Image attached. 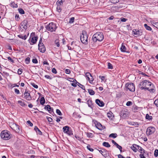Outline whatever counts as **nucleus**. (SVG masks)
<instances>
[{
    "label": "nucleus",
    "instance_id": "44",
    "mask_svg": "<svg viewBox=\"0 0 158 158\" xmlns=\"http://www.w3.org/2000/svg\"><path fill=\"white\" fill-rule=\"evenodd\" d=\"M154 156L156 157H157L158 156V150L156 149L154 152Z\"/></svg>",
    "mask_w": 158,
    "mask_h": 158
},
{
    "label": "nucleus",
    "instance_id": "47",
    "mask_svg": "<svg viewBox=\"0 0 158 158\" xmlns=\"http://www.w3.org/2000/svg\"><path fill=\"white\" fill-rule=\"evenodd\" d=\"M132 104L131 102V101H128L127 102L126 105L127 106H129L132 105Z\"/></svg>",
    "mask_w": 158,
    "mask_h": 158
},
{
    "label": "nucleus",
    "instance_id": "37",
    "mask_svg": "<svg viewBox=\"0 0 158 158\" xmlns=\"http://www.w3.org/2000/svg\"><path fill=\"white\" fill-rule=\"evenodd\" d=\"M56 113L58 115L60 116H61L62 115V114L61 113L59 109H57L56 110Z\"/></svg>",
    "mask_w": 158,
    "mask_h": 158
},
{
    "label": "nucleus",
    "instance_id": "20",
    "mask_svg": "<svg viewBox=\"0 0 158 158\" xmlns=\"http://www.w3.org/2000/svg\"><path fill=\"white\" fill-rule=\"evenodd\" d=\"M137 148L138 150L141 153V154H145V151L143 148H142V147L138 145Z\"/></svg>",
    "mask_w": 158,
    "mask_h": 158
},
{
    "label": "nucleus",
    "instance_id": "17",
    "mask_svg": "<svg viewBox=\"0 0 158 158\" xmlns=\"http://www.w3.org/2000/svg\"><path fill=\"white\" fill-rule=\"evenodd\" d=\"M138 145L136 144H133L131 148L135 152H136L137 150L138 149Z\"/></svg>",
    "mask_w": 158,
    "mask_h": 158
},
{
    "label": "nucleus",
    "instance_id": "22",
    "mask_svg": "<svg viewBox=\"0 0 158 158\" xmlns=\"http://www.w3.org/2000/svg\"><path fill=\"white\" fill-rule=\"evenodd\" d=\"M69 127L68 126H66L63 127V129L64 133H66L69 130Z\"/></svg>",
    "mask_w": 158,
    "mask_h": 158
},
{
    "label": "nucleus",
    "instance_id": "33",
    "mask_svg": "<svg viewBox=\"0 0 158 158\" xmlns=\"http://www.w3.org/2000/svg\"><path fill=\"white\" fill-rule=\"evenodd\" d=\"M18 102L20 104V105L23 106H25L26 104L25 103L19 100L18 101Z\"/></svg>",
    "mask_w": 158,
    "mask_h": 158
},
{
    "label": "nucleus",
    "instance_id": "64",
    "mask_svg": "<svg viewBox=\"0 0 158 158\" xmlns=\"http://www.w3.org/2000/svg\"><path fill=\"white\" fill-rule=\"evenodd\" d=\"M99 78H100L102 80V81H103L104 80V79L105 78V77L104 76H99Z\"/></svg>",
    "mask_w": 158,
    "mask_h": 158
},
{
    "label": "nucleus",
    "instance_id": "39",
    "mask_svg": "<svg viewBox=\"0 0 158 158\" xmlns=\"http://www.w3.org/2000/svg\"><path fill=\"white\" fill-rule=\"evenodd\" d=\"M107 65H108V69H113V67L112 64L110 63H108Z\"/></svg>",
    "mask_w": 158,
    "mask_h": 158
},
{
    "label": "nucleus",
    "instance_id": "61",
    "mask_svg": "<svg viewBox=\"0 0 158 158\" xmlns=\"http://www.w3.org/2000/svg\"><path fill=\"white\" fill-rule=\"evenodd\" d=\"M57 9L58 11L59 12H60V11H61L60 6H57Z\"/></svg>",
    "mask_w": 158,
    "mask_h": 158
},
{
    "label": "nucleus",
    "instance_id": "11",
    "mask_svg": "<svg viewBox=\"0 0 158 158\" xmlns=\"http://www.w3.org/2000/svg\"><path fill=\"white\" fill-rule=\"evenodd\" d=\"M85 75L89 82L90 83H92L94 80V78L91 74L89 73H86Z\"/></svg>",
    "mask_w": 158,
    "mask_h": 158
},
{
    "label": "nucleus",
    "instance_id": "41",
    "mask_svg": "<svg viewBox=\"0 0 158 158\" xmlns=\"http://www.w3.org/2000/svg\"><path fill=\"white\" fill-rule=\"evenodd\" d=\"M19 11L20 14H23L24 13V10L22 9H19Z\"/></svg>",
    "mask_w": 158,
    "mask_h": 158
},
{
    "label": "nucleus",
    "instance_id": "1",
    "mask_svg": "<svg viewBox=\"0 0 158 158\" xmlns=\"http://www.w3.org/2000/svg\"><path fill=\"white\" fill-rule=\"evenodd\" d=\"M138 86L141 90H148L150 92L153 93L155 91L153 84L147 80H143L141 82Z\"/></svg>",
    "mask_w": 158,
    "mask_h": 158
},
{
    "label": "nucleus",
    "instance_id": "51",
    "mask_svg": "<svg viewBox=\"0 0 158 158\" xmlns=\"http://www.w3.org/2000/svg\"><path fill=\"white\" fill-rule=\"evenodd\" d=\"M65 73L67 74H69L70 73V70L69 69H66L65 71Z\"/></svg>",
    "mask_w": 158,
    "mask_h": 158
},
{
    "label": "nucleus",
    "instance_id": "31",
    "mask_svg": "<svg viewBox=\"0 0 158 158\" xmlns=\"http://www.w3.org/2000/svg\"><path fill=\"white\" fill-rule=\"evenodd\" d=\"M146 118L150 120L152 119V116L149 115L148 114H147L146 115Z\"/></svg>",
    "mask_w": 158,
    "mask_h": 158
},
{
    "label": "nucleus",
    "instance_id": "63",
    "mask_svg": "<svg viewBox=\"0 0 158 158\" xmlns=\"http://www.w3.org/2000/svg\"><path fill=\"white\" fill-rule=\"evenodd\" d=\"M118 158H125V157H123V156L120 154L118 155Z\"/></svg>",
    "mask_w": 158,
    "mask_h": 158
},
{
    "label": "nucleus",
    "instance_id": "15",
    "mask_svg": "<svg viewBox=\"0 0 158 158\" xmlns=\"http://www.w3.org/2000/svg\"><path fill=\"white\" fill-rule=\"evenodd\" d=\"M132 31L133 34L135 35H137L139 36L141 35H142V32L139 30H137L136 29H134Z\"/></svg>",
    "mask_w": 158,
    "mask_h": 158
},
{
    "label": "nucleus",
    "instance_id": "26",
    "mask_svg": "<svg viewBox=\"0 0 158 158\" xmlns=\"http://www.w3.org/2000/svg\"><path fill=\"white\" fill-rule=\"evenodd\" d=\"M102 144L103 146L107 148H109L110 147V145L108 142H104Z\"/></svg>",
    "mask_w": 158,
    "mask_h": 158
},
{
    "label": "nucleus",
    "instance_id": "56",
    "mask_svg": "<svg viewBox=\"0 0 158 158\" xmlns=\"http://www.w3.org/2000/svg\"><path fill=\"white\" fill-rule=\"evenodd\" d=\"M92 135V134L90 133H87V136L89 138H91Z\"/></svg>",
    "mask_w": 158,
    "mask_h": 158
},
{
    "label": "nucleus",
    "instance_id": "58",
    "mask_svg": "<svg viewBox=\"0 0 158 158\" xmlns=\"http://www.w3.org/2000/svg\"><path fill=\"white\" fill-rule=\"evenodd\" d=\"M140 158H146L144 156V154H140L139 155Z\"/></svg>",
    "mask_w": 158,
    "mask_h": 158
},
{
    "label": "nucleus",
    "instance_id": "34",
    "mask_svg": "<svg viewBox=\"0 0 158 158\" xmlns=\"http://www.w3.org/2000/svg\"><path fill=\"white\" fill-rule=\"evenodd\" d=\"M115 146H116L117 148L119 149L120 152H122V147L120 145H119L117 143L116 144Z\"/></svg>",
    "mask_w": 158,
    "mask_h": 158
},
{
    "label": "nucleus",
    "instance_id": "16",
    "mask_svg": "<svg viewBox=\"0 0 158 158\" xmlns=\"http://www.w3.org/2000/svg\"><path fill=\"white\" fill-rule=\"evenodd\" d=\"M45 108L47 110H48L50 113H51L53 111V109L50 106L48 105L45 106Z\"/></svg>",
    "mask_w": 158,
    "mask_h": 158
},
{
    "label": "nucleus",
    "instance_id": "40",
    "mask_svg": "<svg viewBox=\"0 0 158 158\" xmlns=\"http://www.w3.org/2000/svg\"><path fill=\"white\" fill-rule=\"evenodd\" d=\"M30 59L29 57H27L25 59V62L26 64H28L30 62Z\"/></svg>",
    "mask_w": 158,
    "mask_h": 158
},
{
    "label": "nucleus",
    "instance_id": "35",
    "mask_svg": "<svg viewBox=\"0 0 158 158\" xmlns=\"http://www.w3.org/2000/svg\"><path fill=\"white\" fill-rule=\"evenodd\" d=\"M126 50V47L124 45H123V44H122L121 47V51L122 52H124Z\"/></svg>",
    "mask_w": 158,
    "mask_h": 158
},
{
    "label": "nucleus",
    "instance_id": "23",
    "mask_svg": "<svg viewBox=\"0 0 158 158\" xmlns=\"http://www.w3.org/2000/svg\"><path fill=\"white\" fill-rule=\"evenodd\" d=\"M17 36L19 38L24 40H26L27 37V36L26 35H25L24 36H23L22 35H18Z\"/></svg>",
    "mask_w": 158,
    "mask_h": 158
},
{
    "label": "nucleus",
    "instance_id": "24",
    "mask_svg": "<svg viewBox=\"0 0 158 158\" xmlns=\"http://www.w3.org/2000/svg\"><path fill=\"white\" fill-rule=\"evenodd\" d=\"M117 136V135L116 133H112L110 134L109 135V137L110 138H115Z\"/></svg>",
    "mask_w": 158,
    "mask_h": 158
},
{
    "label": "nucleus",
    "instance_id": "42",
    "mask_svg": "<svg viewBox=\"0 0 158 158\" xmlns=\"http://www.w3.org/2000/svg\"><path fill=\"white\" fill-rule=\"evenodd\" d=\"M15 19L16 20L18 21L19 20V15L18 14H16L15 16Z\"/></svg>",
    "mask_w": 158,
    "mask_h": 158
},
{
    "label": "nucleus",
    "instance_id": "25",
    "mask_svg": "<svg viewBox=\"0 0 158 158\" xmlns=\"http://www.w3.org/2000/svg\"><path fill=\"white\" fill-rule=\"evenodd\" d=\"M92 102V101L90 100H89L87 101V103L88 106L90 107L91 108H92V106H93V104Z\"/></svg>",
    "mask_w": 158,
    "mask_h": 158
},
{
    "label": "nucleus",
    "instance_id": "60",
    "mask_svg": "<svg viewBox=\"0 0 158 158\" xmlns=\"http://www.w3.org/2000/svg\"><path fill=\"white\" fill-rule=\"evenodd\" d=\"M45 77L46 78L48 79H51V78L48 75H46L45 76Z\"/></svg>",
    "mask_w": 158,
    "mask_h": 158
},
{
    "label": "nucleus",
    "instance_id": "43",
    "mask_svg": "<svg viewBox=\"0 0 158 158\" xmlns=\"http://www.w3.org/2000/svg\"><path fill=\"white\" fill-rule=\"evenodd\" d=\"M119 0H110V1L112 3H116L119 2Z\"/></svg>",
    "mask_w": 158,
    "mask_h": 158
},
{
    "label": "nucleus",
    "instance_id": "29",
    "mask_svg": "<svg viewBox=\"0 0 158 158\" xmlns=\"http://www.w3.org/2000/svg\"><path fill=\"white\" fill-rule=\"evenodd\" d=\"M27 20H24L22 22V23H21V25L22 26H23L24 25H27Z\"/></svg>",
    "mask_w": 158,
    "mask_h": 158
},
{
    "label": "nucleus",
    "instance_id": "36",
    "mask_svg": "<svg viewBox=\"0 0 158 158\" xmlns=\"http://www.w3.org/2000/svg\"><path fill=\"white\" fill-rule=\"evenodd\" d=\"M11 5V6L13 7H17L18 6L17 5L15 4L14 2H12Z\"/></svg>",
    "mask_w": 158,
    "mask_h": 158
},
{
    "label": "nucleus",
    "instance_id": "59",
    "mask_svg": "<svg viewBox=\"0 0 158 158\" xmlns=\"http://www.w3.org/2000/svg\"><path fill=\"white\" fill-rule=\"evenodd\" d=\"M121 20L123 22H125L127 20V19L124 18H122L121 19Z\"/></svg>",
    "mask_w": 158,
    "mask_h": 158
},
{
    "label": "nucleus",
    "instance_id": "8",
    "mask_svg": "<svg viewBox=\"0 0 158 158\" xmlns=\"http://www.w3.org/2000/svg\"><path fill=\"white\" fill-rule=\"evenodd\" d=\"M155 128L152 127H148L147 129L146 134L148 135H150L154 133L155 131Z\"/></svg>",
    "mask_w": 158,
    "mask_h": 158
},
{
    "label": "nucleus",
    "instance_id": "45",
    "mask_svg": "<svg viewBox=\"0 0 158 158\" xmlns=\"http://www.w3.org/2000/svg\"><path fill=\"white\" fill-rule=\"evenodd\" d=\"M66 133L69 135H72L73 134L72 131L71 130H69Z\"/></svg>",
    "mask_w": 158,
    "mask_h": 158
},
{
    "label": "nucleus",
    "instance_id": "62",
    "mask_svg": "<svg viewBox=\"0 0 158 158\" xmlns=\"http://www.w3.org/2000/svg\"><path fill=\"white\" fill-rule=\"evenodd\" d=\"M75 137L77 139H78V140H80L81 139V138L79 137L78 136H77V135H76L75 136Z\"/></svg>",
    "mask_w": 158,
    "mask_h": 158
},
{
    "label": "nucleus",
    "instance_id": "27",
    "mask_svg": "<svg viewBox=\"0 0 158 158\" xmlns=\"http://www.w3.org/2000/svg\"><path fill=\"white\" fill-rule=\"evenodd\" d=\"M88 91L89 94L91 95H94L95 94V92L94 91L91 89H88Z\"/></svg>",
    "mask_w": 158,
    "mask_h": 158
},
{
    "label": "nucleus",
    "instance_id": "10",
    "mask_svg": "<svg viewBox=\"0 0 158 158\" xmlns=\"http://www.w3.org/2000/svg\"><path fill=\"white\" fill-rule=\"evenodd\" d=\"M98 151L102 155L105 157H107L109 156V153L105 149H102V150H98Z\"/></svg>",
    "mask_w": 158,
    "mask_h": 158
},
{
    "label": "nucleus",
    "instance_id": "50",
    "mask_svg": "<svg viewBox=\"0 0 158 158\" xmlns=\"http://www.w3.org/2000/svg\"><path fill=\"white\" fill-rule=\"evenodd\" d=\"M52 72L55 74H56L57 73L56 70L55 68H53L52 69Z\"/></svg>",
    "mask_w": 158,
    "mask_h": 158
},
{
    "label": "nucleus",
    "instance_id": "38",
    "mask_svg": "<svg viewBox=\"0 0 158 158\" xmlns=\"http://www.w3.org/2000/svg\"><path fill=\"white\" fill-rule=\"evenodd\" d=\"M31 85L32 86L34 87L36 89H37L38 88V86L37 85H36L35 83H31Z\"/></svg>",
    "mask_w": 158,
    "mask_h": 158
},
{
    "label": "nucleus",
    "instance_id": "12",
    "mask_svg": "<svg viewBox=\"0 0 158 158\" xmlns=\"http://www.w3.org/2000/svg\"><path fill=\"white\" fill-rule=\"evenodd\" d=\"M24 95V98L27 100L30 101L31 100V98L30 96V94L28 91L25 90L23 94Z\"/></svg>",
    "mask_w": 158,
    "mask_h": 158
},
{
    "label": "nucleus",
    "instance_id": "13",
    "mask_svg": "<svg viewBox=\"0 0 158 158\" xmlns=\"http://www.w3.org/2000/svg\"><path fill=\"white\" fill-rule=\"evenodd\" d=\"M95 102L97 104L101 107L103 106L104 105V103L98 99H96Z\"/></svg>",
    "mask_w": 158,
    "mask_h": 158
},
{
    "label": "nucleus",
    "instance_id": "3",
    "mask_svg": "<svg viewBox=\"0 0 158 158\" xmlns=\"http://www.w3.org/2000/svg\"><path fill=\"white\" fill-rule=\"evenodd\" d=\"M80 39L82 43L85 44H88V35L85 31H82V33L80 36Z\"/></svg>",
    "mask_w": 158,
    "mask_h": 158
},
{
    "label": "nucleus",
    "instance_id": "14",
    "mask_svg": "<svg viewBox=\"0 0 158 158\" xmlns=\"http://www.w3.org/2000/svg\"><path fill=\"white\" fill-rule=\"evenodd\" d=\"M38 39V37L37 36L33 37L31 40V42L30 43L31 45H33L35 44Z\"/></svg>",
    "mask_w": 158,
    "mask_h": 158
},
{
    "label": "nucleus",
    "instance_id": "57",
    "mask_svg": "<svg viewBox=\"0 0 158 158\" xmlns=\"http://www.w3.org/2000/svg\"><path fill=\"white\" fill-rule=\"evenodd\" d=\"M15 92L17 94H19L20 92H19V90L17 89H15Z\"/></svg>",
    "mask_w": 158,
    "mask_h": 158
},
{
    "label": "nucleus",
    "instance_id": "30",
    "mask_svg": "<svg viewBox=\"0 0 158 158\" xmlns=\"http://www.w3.org/2000/svg\"><path fill=\"white\" fill-rule=\"evenodd\" d=\"M144 26L145 27V28L148 31H151L152 30V28L149 26H148L146 24H144Z\"/></svg>",
    "mask_w": 158,
    "mask_h": 158
},
{
    "label": "nucleus",
    "instance_id": "18",
    "mask_svg": "<svg viewBox=\"0 0 158 158\" xmlns=\"http://www.w3.org/2000/svg\"><path fill=\"white\" fill-rule=\"evenodd\" d=\"M14 130L16 132H19L20 130L19 126L16 124H13V125Z\"/></svg>",
    "mask_w": 158,
    "mask_h": 158
},
{
    "label": "nucleus",
    "instance_id": "19",
    "mask_svg": "<svg viewBox=\"0 0 158 158\" xmlns=\"http://www.w3.org/2000/svg\"><path fill=\"white\" fill-rule=\"evenodd\" d=\"M128 124L132 126H135L136 127H138L139 125V124L137 122H130L128 123Z\"/></svg>",
    "mask_w": 158,
    "mask_h": 158
},
{
    "label": "nucleus",
    "instance_id": "48",
    "mask_svg": "<svg viewBox=\"0 0 158 158\" xmlns=\"http://www.w3.org/2000/svg\"><path fill=\"white\" fill-rule=\"evenodd\" d=\"M154 104L157 107H158V99L156 100L154 102Z\"/></svg>",
    "mask_w": 158,
    "mask_h": 158
},
{
    "label": "nucleus",
    "instance_id": "7",
    "mask_svg": "<svg viewBox=\"0 0 158 158\" xmlns=\"http://www.w3.org/2000/svg\"><path fill=\"white\" fill-rule=\"evenodd\" d=\"M126 86L128 89L131 91L134 92L135 90V86L132 83H127L126 84Z\"/></svg>",
    "mask_w": 158,
    "mask_h": 158
},
{
    "label": "nucleus",
    "instance_id": "9",
    "mask_svg": "<svg viewBox=\"0 0 158 158\" xmlns=\"http://www.w3.org/2000/svg\"><path fill=\"white\" fill-rule=\"evenodd\" d=\"M93 122L95 124V126L97 128L100 130H102L103 129V127L102 125L99 122H98L96 120H93Z\"/></svg>",
    "mask_w": 158,
    "mask_h": 158
},
{
    "label": "nucleus",
    "instance_id": "28",
    "mask_svg": "<svg viewBox=\"0 0 158 158\" xmlns=\"http://www.w3.org/2000/svg\"><path fill=\"white\" fill-rule=\"evenodd\" d=\"M45 101L44 98V97L41 98L40 100V103L42 105H44L45 103Z\"/></svg>",
    "mask_w": 158,
    "mask_h": 158
},
{
    "label": "nucleus",
    "instance_id": "54",
    "mask_svg": "<svg viewBox=\"0 0 158 158\" xmlns=\"http://www.w3.org/2000/svg\"><path fill=\"white\" fill-rule=\"evenodd\" d=\"M33 63L36 64L38 63V61L36 59H33L32 60Z\"/></svg>",
    "mask_w": 158,
    "mask_h": 158
},
{
    "label": "nucleus",
    "instance_id": "49",
    "mask_svg": "<svg viewBox=\"0 0 158 158\" xmlns=\"http://www.w3.org/2000/svg\"><path fill=\"white\" fill-rule=\"evenodd\" d=\"M27 123L30 126L32 127L33 126V124L32 123H31L30 121H29V120L27 121Z\"/></svg>",
    "mask_w": 158,
    "mask_h": 158
},
{
    "label": "nucleus",
    "instance_id": "53",
    "mask_svg": "<svg viewBox=\"0 0 158 158\" xmlns=\"http://www.w3.org/2000/svg\"><path fill=\"white\" fill-rule=\"evenodd\" d=\"M74 21V17H72L70 18L69 22L73 23Z\"/></svg>",
    "mask_w": 158,
    "mask_h": 158
},
{
    "label": "nucleus",
    "instance_id": "55",
    "mask_svg": "<svg viewBox=\"0 0 158 158\" xmlns=\"http://www.w3.org/2000/svg\"><path fill=\"white\" fill-rule=\"evenodd\" d=\"M7 59H8V60H10L12 63L14 62V60L12 59H11V58L10 57H7Z\"/></svg>",
    "mask_w": 158,
    "mask_h": 158
},
{
    "label": "nucleus",
    "instance_id": "52",
    "mask_svg": "<svg viewBox=\"0 0 158 158\" xmlns=\"http://www.w3.org/2000/svg\"><path fill=\"white\" fill-rule=\"evenodd\" d=\"M22 69H18V73L19 75L21 74L22 73Z\"/></svg>",
    "mask_w": 158,
    "mask_h": 158
},
{
    "label": "nucleus",
    "instance_id": "32",
    "mask_svg": "<svg viewBox=\"0 0 158 158\" xmlns=\"http://www.w3.org/2000/svg\"><path fill=\"white\" fill-rule=\"evenodd\" d=\"M62 3H63L62 0H58L56 2V4L57 5V6H60L62 4Z\"/></svg>",
    "mask_w": 158,
    "mask_h": 158
},
{
    "label": "nucleus",
    "instance_id": "5",
    "mask_svg": "<svg viewBox=\"0 0 158 158\" xmlns=\"http://www.w3.org/2000/svg\"><path fill=\"white\" fill-rule=\"evenodd\" d=\"M57 27L56 25L53 23H51L48 25H47L46 27V29L51 32H53L55 31Z\"/></svg>",
    "mask_w": 158,
    "mask_h": 158
},
{
    "label": "nucleus",
    "instance_id": "46",
    "mask_svg": "<svg viewBox=\"0 0 158 158\" xmlns=\"http://www.w3.org/2000/svg\"><path fill=\"white\" fill-rule=\"evenodd\" d=\"M90 145H88L87 146V148L91 152H93L94 151V149L92 148H90Z\"/></svg>",
    "mask_w": 158,
    "mask_h": 158
},
{
    "label": "nucleus",
    "instance_id": "21",
    "mask_svg": "<svg viewBox=\"0 0 158 158\" xmlns=\"http://www.w3.org/2000/svg\"><path fill=\"white\" fill-rule=\"evenodd\" d=\"M34 130L36 131V133L40 135H42V132L40 130V129L38 128V127L35 126L34 128Z\"/></svg>",
    "mask_w": 158,
    "mask_h": 158
},
{
    "label": "nucleus",
    "instance_id": "4",
    "mask_svg": "<svg viewBox=\"0 0 158 158\" xmlns=\"http://www.w3.org/2000/svg\"><path fill=\"white\" fill-rule=\"evenodd\" d=\"M9 132L7 130H4L1 133V136L2 139L5 140H8L10 138Z\"/></svg>",
    "mask_w": 158,
    "mask_h": 158
},
{
    "label": "nucleus",
    "instance_id": "2",
    "mask_svg": "<svg viewBox=\"0 0 158 158\" xmlns=\"http://www.w3.org/2000/svg\"><path fill=\"white\" fill-rule=\"evenodd\" d=\"M104 39V35L102 33L98 32L95 34L93 36L92 40L94 42L102 41Z\"/></svg>",
    "mask_w": 158,
    "mask_h": 158
},
{
    "label": "nucleus",
    "instance_id": "6",
    "mask_svg": "<svg viewBox=\"0 0 158 158\" xmlns=\"http://www.w3.org/2000/svg\"><path fill=\"white\" fill-rule=\"evenodd\" d=\"M38 49L41 52L44 53L45 51V47L42 43V39L41 38H40L38 44Z\"/></svg>",
    "mask_w": 158,
    "mask_h": 158
}]
</instances>
